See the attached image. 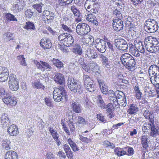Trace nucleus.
<instances>
[{"mask_svg": "<svg viewBox=\"0 0 159 159\" xmlns=\"http://www.w3.org/2000/svg\"><path fill=\"white\" fill-rule=\"evenodd\" d=\"M67 85L68 88L72 92L79 94L83 93L84 89L83 87L79 83L78 81L73 77H68Z\"/></svg>", "mask_w": 159, "mask_h": 159, "instance_id": "3", "label": "nucleus"}, {"mask_svg": "<svg viewBox=\"0 0 159 159\" xmlns=\"http://www.w3.org/2000/svg\"><path fill=\"white\" fill-rule=\"evenodd\" d=\"M67 141L70 145V147L72 148V150L74 152H75L76 151H79V149L77 148L76 144L74 143L71 139H69L67 140Z\"/></svg>", "mask_w": 159, "mask_h": 159, "instance_id": "31", "label": "nucleus"}, {"mask_svg": "<svg viewBox=\"0 0 159 159\" xmlns=\"http://www.w3.org/2000/svg\"><path fill=\"white\" fill-rule=\"evenodd\" d=\"M129 52L131 54L137 57H139L140 56V54L139 53L138 49L136 47L134 49H132Z\"/></svg>", "mask_w": 159, "mask_h": 159, "instance_id": "50", "label": "nucleus"}, {"mask_svg": "<svg viewBox=\"0 0 159 159\" xmlns=\"http://www.w3.org/2000/svg\"><path fill=\"white\" fill-rule=\"evenodd\" d=\"M159 75H155L152 77H150V79L152 84H156V85H159L158 80H159Z\"/></svg>", "mask_w": 159, "mask_h": 159, "instance_id": "39", "label": "nucleus"}, {"mask_svg": "<svg viewBox=\"0 0 159 159\" xmlns=\"http://www.w3.org/2000/svg\"><path fill=\"white\" fill-rule=\"evenodd\" d=\"M149 140L147 137L145 136H143L141 139V143L144 148H146L148 147V143Z\"/></svg>", "mask_w": 159, "mask_h": 159, "instance_id": "33", "label": "nucleus"}, {"mask_svg": "<svg viewBox=\"0 0 159 159\" xmlns=\"http://www.w3.org/2000/svg\"><path fill=\"white\" fill-rule=\"evenodd\" d=\"M73 0H59V4L61 6L69 4L72 2Z\"/></svg>", "mask_w": 159, "mask_h": 159, "instance_id": "48", "label": "nucleus"}, {"mask_svg": "<svg viewBox=\"0 0 159 159\" xmlns=\"http://www.w3.org/2000/svg\"><path fill=\"white\" fill-rule=\"evenodd\" d=\"M8 84L10 88L13 91H16L19 88L18 80L16 78L15 75L11 74L9 77Z\"/></svg>", "mask_w": 159, "mask_h": 159, "instance_id": "8", "label": "nucleus"}, {"mask_svg": "<svg viewBox=\"0 0 159 159\" xmlns=\"http://www.w3.org/2000/svg\"><path fill=\"white\" fill-rule=\"evenodd\" d=\"M6 17L7 20L10 21H17V19L12 14L10 13H7L6 15Z\"/></svg>", "mask_w": 159, "mask_h": 159, "instance_id": "44", "label": "nucleus"}, {"mask_svg": "<svg viewBox=\"0 0 159 159\" xmlns=\"http://www.w3.org/2000/svg\"><path fill=\"white\" fill-rule=\"evenodd\" d=\"M116 98L118 99H123V98H125V96L123 92L119 91H116L115 92Z\"/></svg>", "mask_w": 159, "mask_h": 159, "instance_id": "49", "label": "nucleus"}, {"mask_svg": "<svg viewBox=\"0 0 159 159\" xmlns=\"http://www.w3.org/2000/svg\"><path fill=\"white\" fill-rule=\"evenodd\" d=\"M100 2H96V0H87L84 4V7L89 12V10L93 6L96 8L99 7Z\"/></svg>", "mask_w": 159, "mask_h": 159, "instance_id": "12", "label": "nucleus"}, {"mask_svg": "<svg viewBox=\"0 0 159 159\" xmlns=\"http://www.w3.org/2000/svg\"><path fill=\"white\" fill-rule=\"evenodd\" d=\"M61 27L64 30L70 34L72 32V30H71L70 28H69L66 25H64L62 22V20H61Z\"/></svg>", "mask_w": 159, "mask_h": 159, "instance_id": "41", "label": "nucleus"}, {"mask_svg": "<svg viewBox=\"0 0 159 159\" xmlns=\"http://www.w3.org/2000/svg\"><path fill=\"white\" fill-rule=\"evenodd\" d=\"M8 94L3 88H0V96L1 97L4 98L6 97Z\"/></svg>", "mask_w": 159, "mask_h": 159, "instance_id": "56", "label": "nucleus"}, {"mask_svg": "<svg viewBox=\"0 0 159 159\" xmlns=\"http://www.w3.org/2000/svg\"><path fill=\"white\" fill-rule=\"evenodd\" d=\"M43 4L41 3L39 4H34L32 6L39 13H41L42 12V8Z\"/></svg>", "mask_w": 159, "mask_h": 159, "instance_id": "40", "label": "nucleus"}, {"mask_svg": "<svg viewBox=\"0 0 159 159\" xmlns=\"http://www.w3.org/2000/svg\"><path fill=\"white\" fill-rule=\"evenodd\" d=\"M116 47L119 49L124 51H127L128 45L126 41L123 39H116L114 41Z\"/></svg>", "mask_w": 159, "mask_h": 159, "instance_id": "7", "label": "nucleus"}, {"mask_svg": "<svg viewBox=\"0 0 159 159\" xmlns=\"http://www.w3.org/2000/svg\"><path fill=\"white\" fill-rule=\"evenodd\" d=\"M25 4L22 1H19L13 7V11L15 13L19 12L23 9V7L25 6Z\"/></svg>", "mask_w": 159, "mask_h": 159, "instance_id": "21", "label": "nucleus"}, {"mask_svg": "<svg viewBox=\"0 0 159 159\" xmlns=\"http://www.w3.org/2000/svg\"><path fill=\"white\" fill-rule=\"evenodd\" d=\"M148 73L150 77H153L155 75H159V68L158 66L152 65L148 69Z\"/></svg>", "mask_w": 159, "mask_h": 159, "instance_id": "14", "label": "nucleus"}, {"mask_svg": "<svg viewBox=\"0 0 159 159\" xmlns=\"http://www.w3.org/2000/svg\"><path fill=\"white\" fill-rule=\"evenodd\" d=\"M92 13L90 12L89 14L86 15L85 18L89 22L93 23L96 25H98V21L96 20V17Z\"/></svg>", "mask_w": 159, "mask_h": 159, "instance_id": "22", "label": "nucleus"}, {"mask_svg": "<svg viewBox=\"0 0 159 159\" xmlns=\"http://www.w3.org/2000/svg\"><path fill=\"white\" fill-rule=\"evenodd\" d=\"M52 62L53 65L58 68H61L63 66V63L57 59L53 58L52 60Z\"/></svg>", "mask_w": 159, "mask_h": 159, "instance_id": "38", "label": "nucleus"}, {"mask_svg": "<svg viewBox=\"0 0 159 159\" xmlns=\"http://www.w3.org/2000/svg\"><path fill=\"white\" fill-rule=\"evenodd\" d=\"M102 93L104 94H106L108 92V89L107 86L103 84L100 87Z\"/></svg>", "mask_w": 159, "mask_h": 159, "instance_id": "54", "label": "nucleus"}, {"mask_svg": "<svg viewBox=\"0 0 159 159\" xmlns=\"http://www.w3.org/2000/svg\"><path fill=\"white\" fill-rule=\"evenodd\" d=\"M97 119H99L100 121L104 123L106 122L107 121L105 119L104 116L101 114H97Z\"/></svg>", "mask_w": 159, "mask_h": 159, "instance_id": "58", "label": "nucleus"}, {"mask_svg": "<svg viewBox=\"0 0 159 159\" xmlns=\"http://www.w3.org/2000/svg\"><path fill=\"white\" fill-rule=\"evenodd\" d=\"M83 80L84 81V84H86L88 83H90L91 82H93V80H91V79L90 76L89 75H84Z\"/></svg>", "mask_w": 159, "mask_h": 159, "instance_id": "46", "label": "nucleus"}, {"mask_svg": "<svg viewBox=\"0 0 159 159\" xmlns=\"http://www.w3.org/2000/svg\"><path fill=\"white\" fill-rule=\"evenodd\" d=\"M54 80L57 84L62 85L55 89L53 91V98L54 101L57 102L66 101L67 96L64 88L65 79L64 75L60 73H56L54 77Z\"/></svg>", "mask_w": 159, "mask_h": 159, "instance_id": "1", "label": "nucleus"}, {"mask_svg": "<svg viewBox=\"0 0 159 159\" xmlns=\"http://www.w3.org/2000/svg\"><path fill=\"white\" fill-rule=\"evenodd\" d=\"M118 101L120 102V105L121 106L125 107L126 106L127 103L125 97V98H123L121 100H120Z\"/></svg>", "mask_w": 159, "mask_h": 159, "instance_id": "60", "label": "nucleus"}, {"mask_svg": "<svg viewBox=\"0 0 159 159\" xmlns=\"http://www.w3.org/2000/svg\"><path fill=\"white\" fill-rule=\"evenodd\" d=\"M109 99L111 102L113 103L115 102H117V98H116V95L111 96L109 97Z\"/></svg>", "mask_w": 159, "mask_h": 159, "instance_id": "59", "label": "nucleus"}, {"mask_svg": "<svg viewBox=\"0 0 159 159\" xmlns=\"http://www.w3.org/2000/svg\"><path fill=\"white\" fill-rule=\"evenodd\" d=\"M122 10L121 9H116L113 11V14L115 15L118 19H122V15L121 13Z\"/></svg>", "mask_w": 159, "mask_h": 159, "instance_id": "35", "label": "nucleus"}, {"mask_svg": "<svg viewBox=\"0 0 159 159\" xmlns=\"http://www.w3.org/2000/svg\"><path fill=\"white\" fill-rule=\"evenodd\" d=\"M97 57V54L93 49L89 48L86 51L85 57L90 59L94 58Z\"/></svg>", "mask_w": 159, "mask_h": 159, "instance_id": "23", "label": "nucleus"}, {"mask_svg": "<svg viewBox=\"0 0 159 159\" xmlns=\"http://www.w3.org/2000/svg\"><path fill=\"white\" fill-rule=\"evenodd\" d=\"M3 102L6 104L11 105L12 106H15L17 103V102L16 99H14L13 98L9 95L8 94L6 97L2 98Z\"/></svg>", "mask_w": 159, "mask_h": 159, "instance_id": "19", "label": "nucleus"}, {"mask_svg": "<svg viewBox=\"0 0 159 159\" xmlns=\"http://www.w3.org/2000/svg\"><path fill=\"white\" fill-rule=\"evenodd\" d=\"M6 159H18V156L16 152L14 151L7 152L5 155Z\"/></svg>", "mask_w": 159, "mask_h": 159, "instance_id": "25", "label": "nucleus"}, {"mask_svg": "<svg viewBox=\"0 0 159 159\" xmlns=\"http://www.w3.org/2000/svg\"><path fill=\"white\" fill-rule=\"evenodd\" d=\"M55 16L52 12L47 10H44L43 12V20L46 23H51Z\"/></svg>", "mask_w": 159, "mask_h": 159, "instance_id": "11", "label": "nucleus"}, {"mask_svg": "<svg viewBox=\"0 0 159 159\" xmlns=\"http://www.w3.org/2000/svg\"><path fill=\"white\" fill-rule=\"evenodd\" d=\"M95 47L97 50L101 53L105 52L106 48V42L101 39L95 41Z\"/></svg>", "mask_w": 159, "mask_h": 159, "instance_id": "10", "label": "nucleus"}, {"mask_svg": "<svg viewBox=\"0 0 159 159\" xmlns=\"http://www.w3.org/2000/svg\"><path fill=\"white\" fill-rule=\"evenodd\" d=\"M146 50L151 53H156L159 50L158 42L157 39L149 36L144 40Z\"/></svg>", "mask_w": 159, "mask_h": 159, "instance_id": "2", "label": "nucleus"}, {"mask_svg": "<svg viewBox=\"0 0 159 159\" xmlns=\"http://www.w3.org/2000/svg\"><path fill=\"white\" fill-rule=\"evenodd\" d=\"M1 73L0 74V82H3L7 80L8 77L9 73L7 68L3 67Z\"/></svg>", "mask_w": 159, "mask_h": 159, "instance_id": "20", "label": "nucleus"}, {"mask_svg": "<svg viewBox=\"0 0 159 159\" xmlns=\"http://www.w3.org/2000/svg\"><path fill=\"white\" fill-rule=\"evenodd\" d=\"M17 59L20 62V64L23 66H26L27 64L23 55L18 56Z\"/></svg>", "mask_w": 159, "mask_h": 159, "instance_id": "45", "label": "nucleus"}, {"mask_svg": "<svg viewBox=\"0 0 159 159\" xmlns=\"http://www.w3.org/2000/svg\"><path fill=\"white\" fill-rule=\"evenodd\" d=\"M125 148H127L128 150V155H131L134 154V150L132 147H127Z\"/></svg>", "mask_w": 159, "mask_h": 159, "instance_id": "62", "label": "nucleus"}, {"mask_svg": "<svg viewBox=\"0 0 159 159\" xmlns=\"http://www.w3.org/2000/svg\"><path fill=\"white\" fill-rule=\"evenodd\" d=\"M139 43H140L141 45H140L138 47V50L139 52L141 53H144L145 52L144 46L142 45V43L141 42H139Z\"/></svg>", "mask_w": 159, "mask_h": 159, "instance_id": "63", "label": "nucleus"}, {"mask_svg": "<svg viewBox=\"0 0 159 159\" xmlns=\"http://www.w3.org/2000/svg\"><path fill=\"white\" fill-rule=\"evenodd\" d=\"M40 46L44 49H50L52 44L50 40L48 39H42L40 42Z\"/></svg>", "mask_w": 159, "mask_h": 159, "instance_id": "15", "label": "nucleus"}, {"mask_svg": "<svg viewBox=\"0 0 159 159\" xmlns=\"http://www.w3.org/2000/svg\"><path fill=\"white\" fill-rule=\"evenodd\" d=\"M33 12L30 9H27L25 12V15L27 18H31L33 14Z\"/></svg>", "mask_w": 159, "mask_h": 159, "instance_id": "53", "label": "nucleus"}, {"mask_svg": "<svg viewBox=\"0 0 159 159\" xmlns=\"http://www.w3.org/2000/svg\"><path fill=\"white\" fill-rule=\"evenodd\" d=\"M1 123L3 128L8 127L9 125L11 124L6 114L3 113L2 114L1 117Z\"/></svg>", "mask_w": 159, "mask_h": 159, "instance_id": "17", "label": "nucleus"}, {"mask_svg": "<svg viewBox=\"0 0 159 159\" xmlns=\"http://www.w3.org/2000/svg\"><path fill=\"white\" fill-rule=\"evenodd\" d=\"M138 108L136 105L132 104L130 105V107L128 110V112L130 114H133L136 113L138 110Z\"/></svg>", "mask_w": 159, "mask_h": 159, "instance_id": "29", "label": "nucleus"}, {"mask_svg": "<svg viewBox=\"0 0 159 159\" xmlns=\"http://www.w3.org/2000/svg\"><path fill=\"white\" fill-rule=\"evenodd\" d=\"M74 42L73 38L70 34L68 37L65 39L63 43L64 46L66 47H70L73 43Z\"/></svg>", "mask_w": 159, "mask_h": 159, "instance_id": "26", "label": "nucleus"}, {"mask_svg": "<svg viewBox=\"0 0 159 159\" xmlns=\"http://www.w3.org/2000/svg\"><path fill=\"white\" fill-rule=\"evenodd\" d=\"M70 9L75 16L77 17H79L80 16L81 13L80 11L75 6H72L71 7Z\"/></svg>", "mask_w": 159, "mask_h": 159, "instance_id": "30", "label": "nucleus"}, {"mask_svg": "<svg viewBox=\"0 0 159 159\" xmlns=\"http://www.w3.org/2000/svg\"><path fill=\"white\" fill-rule=\"evenodd\" d=\"M80 139L83 142L89 143L91 141V139L87 138L86 137H84L83 136L80 137Z\"/></svg>", "mask_w": 159, "mask_h": 159, "instance_id": "61", "label": "nucleus"}, {"mask_svg": "<svg viewBox=\"0 0 159 159\" xmlns=\"http://www.w3.org/2000/svg\"><path fill=\"white\" fill-rule=\"evenodd\" d=\"M3 36L7 40H10L11 39H13V34L10 33L5 34Z\"/></svg>", "mask_w": 159, "mask_h": 159, "instance_id": "52", "label": "nucleus"}, {"mask_svg": "<svg viewBox=\"0 0 159 159\" xmlns=\"http://www.w3.org/2000/svg\"><path fill=\"white\" fill-rule=\"evenodd\" d=\"M89 70L91 69L92 71H96L99 70V66L96 62L93 61H90L89 66Z\"/></svg>", "mask_w": 159, "mask_h": 159, "instance_id": "28", "label": "nucleus"}, {"mask_svg": "<svg viewBox=\"0 0 159 159\" xmlns=\"http://www.w3.org/2000/svg\"><path fill=\"white\" fill-rule=\"evenodd\" d=\"M7 131L9 134L11 136H16L19 133L17 126L15 125L11 124L8 126Z\"/></svg>", "mask_w": 159, "mask_h": 159, "instance_id": "16", "label": "nucleus"}, {"mask_svg": "<svg viewBox=\"0 0 159 159\" xmlns=\"http://www.w3.org/2000/svg\"><path fill=\"white\" fill-rule=\"evenodd\" d=\"M69 127L70 128V130L72 131H74L75 129V126L74 125V123L73 122L69 120V122L68 123Z\"/></svg>", "mask_w": 159, "mask_h": 159, "instance_id": "64", "label": "nucleus"}, {"mask_svg": "<svg viewBox=\"0 0 159 159\" xmlns=\"http://www.w3.org/2000/svg\"><path fill=\"white\" fill-rule=\"evenodd\" d=\"M113 21L112 25L115 30L118 31L123 29V22L121 19H114Z\"/></svg>", "mask_w": 159, "mask_h": 159, "instance_id": "13", "label": "nucleus"}, {"mask_svg": "<svg viewBox=\"0 0 159 159\" xmlns=\"http://www.w3.org/2000/svg\"><path fill=\"white\" fill-rule=\"evenodd\" d=\"M150 129L151 131V135L154 136L155 135L157 134V132H158V128L157 129V128H155L154 124H152Z\"/></svg>", "mask_w": 159, "mask_h": 159, "instance_id": "47", "label": "nucleus"}, {"mask_svg": "<svg viewBox=\"0 0 159 159\" xmlns=\"http://www.w3.org/2000/svg\"><path fill=\"white\" fill-rule=\"evenodd\" d=\"M34 62L37 67L43 71L46 70L50 71L52 69V66L47 62L41 61L39 62L37 60H34Z\"/></svg>", "mask_w": 159, "mask_h": 159, "instance_id": "9", "label": "nucleus"}, {"mask_svg": "<svg viewBox=\"0 0 159 159\" xmlns=\"http://www.w3.org/2000/svg\"><path fill=\"white\" fill-rule=\"evenodd\" d=\"M97 98L98 106L101 107V109H104L105 108V104L103 100L102 96L100 95H98L97 96Z\"/></svg>", "mask_w": 159, "mask_h": 159, "instance_id": "32", "label": "nucleus"}, {"mask_svg": "<svg viewBox=\"0 0 159 159\" xmlns=\"http://www.w3.org/2000/svg\"><path fill=\"white\" fill-rule=\"evenodd\" d=\"M144 27L148 33H154L158 29L157 22L154 19H148L146 20L144 24Z\"/></svg>", "mask_w": 159, "mask_h": 159, "instance_id": "5", "label": "nucleus"}, {"mask_svg": "<svg viewBox=\"0 0 159 159\" xmlns=\"http://www.w3.org/2000/svg\"><path fill=\"white\" fill-rule=\"evenodd\" d=\"M99 56L100 57L101 59V61L102 64L103 66L106 67V68L110 69V65H109V61L108 59L106 57V56L104 55L103 54H99Z\"/></svg>", "mask_w": 159, "mask_h": 159, "instance_id": "24", "label": "nucleus"}, {"mask_svg": "<svg viewBox=\"0 0 159 159\" xmlns=\"http://www.w3.org/2000/svg\"><path fill=\"white\" fill-rule=\"evenodd\" d=\"M84 39H85V43L91 45L94 41L93 37L91 35L86 37Z\"/></svg>", "mask_w": 159, "mask_h": 159, "instance_id": "43", "label": "nucleus"}, {"mask_svg": "<svg viewBox=\"0 0 159 159\" xmlns=\"http://www.w3.org/2000/svg\"><path fill=\"white\" fill-rule=\"evenodd\" d=\"M26 24L27 25L29 29L35 30L36 29L34 24L30 21H28L26 22Z\"/></svg>", "mask_w": 159, "mask_h": 159, "instance_id": "57", "label": "nucleus"}, {"mask_svg": "<svg viewBox=\"0 0 159 159\" xmlns=\"http://www.w3.org/2000/svg\"><path fill=\"white\" fill-rule=\"evenodd\" d=\"M77 123L79 124L83 125L85 124L86 122L85 119L83 117L81 116H79L77 119Z\"/></svg>", "mask_w": 159, "mask_h": 159, "instance_id": "51", "label": "nucleus"}, {"mask_svg": "<svg viewBox=\"0 0 159 159\" xmlns=\"http://www.w3.org/2000/svg\"><path fill=\"white\" fill-rule=\"evenodd\" d=\"M33 85L34 88L38 89H42L43 90L44 88V86L42 84L38 81L34 82L33 84Z\"/></svg>", "mask_w": 159, "mask_h": 159, "instance_id": "42", "label": "nucleus"}, {"mask_svg": "<svg viewBox=\"0 0 159 159\" xmlns=\"http://www.w3.org/2000/svg\"><path fill=\"white\" fill-rule=\"evenodd\" d=\"M151 123H149L145 122L143 124V127H142L143 130H149L151 127Z\"/></svg>", "mask_w": 159, "mask_h": 159, "instance_id": "55", "label": "nucleus"}, {"mask_svg": "<svg viewBox=\"0 0 159 159\" xmlns=\"http://www.w3.org/2000/svg\"><path fill=\"white\" fill-rule=\"evenodd\" d=\"M93 83V82H91L90 83H88L86 84H84L85 87L90 92H93L95 90L94 87L95 85Z\"/></svg>", "mask_w": 159, "mask_h": 159, "instance_id": "37", "label": "nucleus"}, {"mask_svg": "<svg viewBox=\"0 0 159 159\" xmlns=\"http://www.w3.org/2000/svg\"><path fill=\"white\" fill-rule=\"evenodd\" d=\"M90 30L89 26L84 23H80L76 26V31L80 35H84L87 34Z\"/></svg>", "mask_w": 159, "mask_h": 159, "instance_id": "6", "label": "nucleus"}, {"mask_svg": "<svg viewBox=\"0 0 159 159\" xmlns=\"http://www.w3.org/2000/svg\"><path fill=\"white\" fill-rule=\"evenodd\" d=\"M70 34H68L67 33H63L58 36V39L61 43H63L65 39H66Z\"/></svg>", "mask_w": 159, "mask_h": 159, "instance_id": "36", "label": "nucleus"}, {"mask_svg": "<svg viewBox=\"0 0 159 159\" xmlns=\"http://www.w3.org/2000/svg\"><path fill=\"white\" fill-rule=\"evenodd\" d=\"M120 60L125 67L130 71L134 70L136 62L134 58L129 54L125 53L120 57Z\"/></svg>", "mask_w": 159, "mask_h": 159, "instance_id": "4", "label": "nucleus"}, {"mask_svg": "<svg viewBox=\"0 0 159 159\" xmlns=\"http://www.w3.org/2000/svg\"><path fill=\"white\" fill-rule=\"evenodd\" d=\"M64 150L66 153L67 157L70 159L73 158V152L71 151L70 147L67 144L64 145Z\"/></svg>", "mask_w": 159, "mask_h": 159, "instance_id": "27", "label": "nucleus"}, {"mask_svg": "<svg viewBox=\"0 0 159 159\" xmlns=\"http://www.w3.org/2000/svg\"><path fill=\"white\" fill-rule=\"evenodd\" d=\"M72 110L76 113H80L81 112V109L80 105L79 103L77 102L72 101L70 106Z\"/></svg>", "mask_w": 159, "mask_h": 159, "instance_id": "18", "label": "nucleus"}, {"mask_svg": "<svg viewBox=\"0 0 159 159\" xmlns=\"http://www.w3.org/2000/svg\"><path fill=\"white\" fill-rule=\"evenodd\" d=\"M73 52L76 54L80 55L82 53V48L80 45L76 44L73 50Z\"/></svg>", "mask_w": 159, "mask_h": 159, "instance_id": "34", "label": "nucleus"}]
</instances>
